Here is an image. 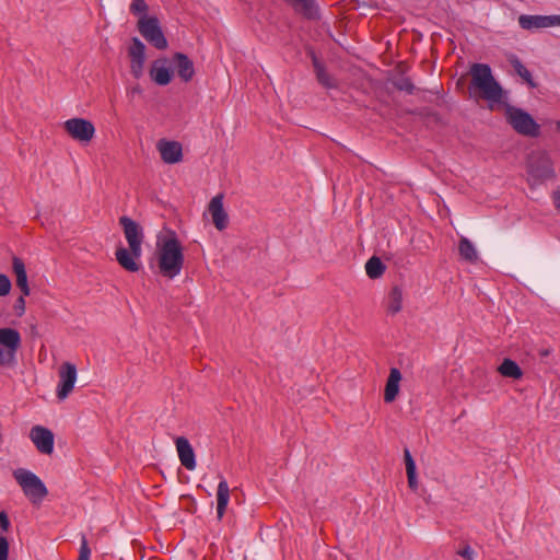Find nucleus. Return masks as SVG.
I'll return each mask as SVG.
<instances>
[{"instance_id": "13", "label": "nucleus", "mask_w": 560, "mask_h": 560, "mask_svg": "<svg viewBox=\"0 0 560 560\" xmlns=\"http://www.w3.org/2000/svg\"><path fill=\"white\" fill-rule=\"evenodd\" d=\"M119 224L122 226L129 247L135 248L136 252H138V248H141L143 242V232L141 226L128 217H121L119 219Z\"/></svg>"}, {"instance_id": "11", "label": "nucleus", "mask_w": 560, "mask_h": 560, "mask_svg": "<svg viewBox=\"0 0 560 560\" xmlns=\"http://www.w3.org/2000/svg\"><path fill=\"white\" fill-rule=\"evenodd\" d=\"M142 248H138L136 252L135 248H126L124 246H118L115 252L116 260L121 268L129 272H137L140 269L139 259L141 257Z\"/></svg>"}, {"instance_id": "40", "label": "nucleus", "mask_w": 560, "mask_h": 560, "mask_svg": "<svg viewBox=\"0 0 560 560\" xmlns=\"http://www.w3.org/2000/svg\"><path fill=\"white\" fill-rule=\"evenodd\" d=\"M552 26H560V15H551Z\"/></svg>"}, {"instance_id": "20", "label": "nucleus", "mask_w": 560, "mask_h": 560, "mask_svg": "<svg viewBox=\"0 0 560 560\" xmlns=\"http://www.w3.org/2000/svg\"><path fill=\"white\" fill-rule=\"evenodd\" d=\"M401 381V373L398 369L393 368L389 371V375L385 385L384 400L392 402L396 399L399 393V383Z\"/></svg>"}, {"instance_id": "30", "label": "nucleus", "mask_w": 560, "mask_h": 560, "mask_svg": "<svg viewBox=\"0 0 560 560\" xmlns=\"http://www.w3.org/2000/svg\"><path fill=\"white\" fill-rule=\"evenodd\" d=\"M394 86L397 90L406 91L409 94H412L415 91V85L410 81L409 78L406 77H399L393 81Z\"/></svg>"}, {"instance_id": "42", "label": "nucleus", "mask_w": 560, "mask_h": 560, "mask_svg": "<svg viewBox=\"0 0 560 560\" xmlns=\"http://www.w3.org/2000/svg\"><path fill=\"white\" fill-rule=\"evenodd\" d=\"M133 92H137L139 93L140 92V89L137 86V88H133Z\"/></svg>"}, {"instance_id": "41", "label": "nucleus", "mask_w": 560, "mask_h": 560, "mask_svg": "<svg viewBox=\"0 0 560 560\" xmlns=\"http://www.w3.org/2000/svg\"><path fill=\"white\" fill-rule=\"evenodd\" d=\"M549 354V350H542L540 351V355L547 357Z\"/></svg>"}, {"instance_id": "6", "label": "nucleus", "mask_w": 560, "mask_h": 560, "mask_svg": "<svg viewBox=\"0 0 560 560\" xmlns=\"http://www.w3.org/2000/svg\"><path fill=\"white\" fill-rule=\"evenodd\" d=\"M65 131L75 141L89 143L95 135V128L90 120L71 118L63 122Z\"/></svg>"}, {"instance_id": "15", "label": "nucleus", "mask_w": 560, "mask_h": 560, "mask_svg": "<svg viewBox=\"0 0 560 560\" xmlns=\"http://www.w3.org/2000/svg\"><path fill=\"white\" fill-rule=\"evenodd\" d=\"M151 80L159 85H167L173 78L171 68L167 66V59L161 58L152 62L149 70Z\"/></svg>"}, {"instance_id": "17", "label": "nucleus", "mask_w": 560, "mask_h": 560, "mask_svg": "<svg viewBox=\"0 0 560 560\" xmlns=\"http://www.w3.org/2000/svg\"><path fill=\"white\" fill-rule=\"evenodd\" d=\"M0 346L9 353L10 357L15 358V354L21 347V335L14 328H0Z\"/></svg>"}, {"instance_id": "8", "label": "nucleus", "mask_w": 560, "mask_h": 560, "mask_svg": "<svg viewBox=\"0 0 560 560\" xmlns=\"http://www.w3.org/2000/svg\"><path fill=\"white\" fill-rule=\"evenodd\" d=\"M528 172L538 180L551 178L553 170L549 156L544 152H533L528 156Z\"/></svg>"}, {"instance_id": "25", "label": "nucleus", "mask_w": 560, "mask_h": 560, "mask_svg": "<svg viewBox=\"0 0 560 560\" xmlns=\"http://www.w3.org/2000/svg\"><path fill=\"white\" fill-rule=\"evenodd\" d=\"M406 472L408 478V486L411 490L416 491L418 489V480L416 475V464L412 459L410 452L405 450L404 452Z\"/></svg>"}, {"instance_id": "36", "label": "nucleus", "mask_w": 560, "mask_h": 560, "mask_svg": "<svg viewBox=\"0 0 560 560\" xmlns=\"http://www.w3.org/2000/svg\"><path fill=\"white\" fill-rule=\"evenodd\" d=\"M15 358L10 357L5 350L0 348V365H11L13 364Z\"/></svg>"}, {"instance_id": "35", "label": "nucleus", "mask_w": 560, "mask_h": 560, "mask_svg": "<svg viewBox=\"0 0 560 560\" xmlns=\"http://www.w3.org/2000/svg\"><path fill=\"white\" fill-rule=\"evenodd\" d=\"M457 555L463 557L465 560H474L475 551L470 548L469 545H464L462 548L457 550Z\"/></svg>"}, {"instance_id": "3", "label": "nucleus", "mask_w": 560, "mask_h": 560, "mask_svg": "<svg viewBox=\"0 0 560 560\" xmlns=\"http://www.w3.org/2000/svg\"><path fill=\"white\" fill-rule=\"evenodd\" d=\"M13 477L32 504L37 505L47 497L45 483L34 472L19 468L13 471Z\"/></svg>"}, {"instance_id": "5", "label": "nucleus", "mask_w": 560, "mask_h": 560, "mask_svg": "<svg viewBox=\"0 0 560 560\" xmlns=\"http://www.w3.org/2000/svg\"><path fill=\"white\" fill-rule=\"evenodd\" d=\"M137 27L139 33L152 46L161 50L167 48V40L161 30L158 18L142 15L137 23Z\"/></svg>"}, {"instance_id": "7", "label": "nucleus", "mask_w": 560, "mask_h": 560, "mask_svg": "<svg viewBox=\"0 0 560 560\" xmlns=\"http://www.w3.org/2000/svg\"><path fill=\"white\" fill-rule=\"evenodd\" d=\"M57 398L65 400L73 390L77 382V368L70 362H63L58 370Z\"/></svg>"}, {"instance_id": "21", "label": "nucleus", "mask_w": 560, "mask_h": 560, "mask_svg": "<svg viewBox=\"0 0 560 560\" xmlns=\"http://www.w3.org/2000/svg\"><path fill=\"white\" fill-rule=\"evenodd\" d=\"M12 270L16 278V285L23 295H30L31 290L27 282V275L23 260L16 256L12 258Z\"/></svg>"}, {"instance_id": "18", "label": "nucleus", "mask_w": 560, "mask_h": 560, "mask_svg": "<svg viewBox=\"0 0 560 560\" xmlns=\"http://www.w3.org/2000/svg\"><path fill=\"white\" fill-rule=\"evenodd\" d=\"M518 24L524 30L546 28L552 26L551 15H527L518 16Z\"/></svg>"}, {"instance_id": "43", "label": "nucleus", "mask_w": 560, "mask_h": 560, "mask_svg": "<svg viewBox=\"0 0 560 560\" xmlns=\"http://www.w3.org/2000/svg\"><path fill=\"white\" fill-rule=\"evenodd\" d=\"M556 126H557V129L560 130V120L557 121Z\"/></svg>"}, {"instance_id": "27", "label": "nucleus", "mask_w": 560, "mask_h": 560, "mask_svg": "<svg viewBox=\"0 0 560 560\" xmlns=\"http://www.w3.org/2000/svg\"><path fill=\"white\" fill-rule=\"evenodd\" d=\"M509 61L511 63V66L513 67V69L515 70V72L526 82L528 83L532 88H535L536 84L535 82L533 81V77H532V73L529 72V70L521 62V60L514 56V55H511L509 57Z\"/></svg>"}, {"instance_id": "26", "label": "nucleus", "mask_w": 560, "mask_h": 560, "mask_svg": "<svg viewBox=\"0 0 560 560\" xmlns=\"http://www.w3.org/2000/svg\"><path fill=\"white\" fill-rule=\"evenodd\" d=\"M498 371L505 377H512L516 380L521 378L523 375L522 370L517 363L510 359H504L498 368Z\"/></svg>"}, {"instance_id": "34", "label": "nucleus", "mask_w": 560, "mask_h": 560, "mask_svg": "<svg viewBox=\"0 0 560 560\" xmlns=\"http://www.w3.org/2000/svg\"><path fill=\"white\" fill-rule=\"evenodd\" d=\"M9 557V541L0 534V560H8Z\"/></svg>"}, {"instance_id": "22", "label": "nucleus", "mask_w": 560, "mask_h": 560, "mask_svg": "<svg viewBox=\"0 0 560 560\" xmlns=\"http://www.w3.org/2000/svg\"><path fill=\"white\" fill-rule=\"evenodd\" d=\"M230 500V488L225 480H221L218 485L217 491V513L218 518L221 520L225 513Z\"/></svg>"}, {"instance_id": "28", "label": "nucleus", "mask_w": 560, "mask_h": 560, "mask_svg": "<svg viewBox=\"0 0 560 560\" xmlns=\"http://www.w3.org/2000/svg\"><path fill=\"white\" fill-rule=\"evenodd\" d=\"M365 272L371 279H377L385 272V265L378 257L373 256L365 264Z\"/></svg>"}, {"instance_id": "10", "label": "nucleus", "mask_w": 560, "mask_h": 560, "mask_svg": "<svg viewBox=\"0 0 560 560\" xmlns=\"http://www.w3.org/2000/svg\"><path fill=\"white\" fill-rule=\"evenodd\" d=\"M30 439L36 450L44 455H51L54 452V434L42 425H35L31 429Z\"/></svg>"}, {"instance_id": "44", "label": "nucleus", "mask_w": 560, "mask_h": 560, "mask_svg": "<svg viewBox=\"0 0 560 560\" xmlns=\"http://www.w3.org/2000/svg\"><path fill=\"white\" fill-rule=\"evenodd\" d=\"M2 442V434L0 433V443Z\"/></svg>"}, {"instance_id": "12", "label": "nucleus", "mask_w": 560, "mask_h": 560, "mask_svg": "<svg viewBox=\"0 0 560 560\" xmlns=\"http://www.w3.org/2000/svg\"><path fill=\"white\" fill-rule=\"evenodd\" d=\"M156 149L166 164H176L183 160V148L178 141L161 139L156 143Z\"/></svg>"}, {"instance_id": "23", "label": "nucleus", "mask_w": 560, "mask_h": 560, "mask_svg": "<svg viewBox=\"0 0 560 560\" xmlns=\"http://www.w3.org/2000/svg\"><path fill=\"white\" fill-rule=\"evenodd\" d=\"M458 252L460 257L468 262L474 264L478 260V253L475 245L466 237L459 240Z\"/></svg>"}, {"instance_id": "2", "label": "nucleus", "mask_w": 560, "mask_h": 560, "mask_svg": "<svg viewBox=\"0 0 560 560\" xmlns=\"http://www.w3.org/2000/svg\"><path fill=\"white\" fill-rule=\"evenodd\" d=\"M470 92L489 102H501L503 91L492 75L491 69L486 63H472L470 66Z\"/></svg>"}, {"instance_id": "19", "label": "nucleus", "mask_w": 560, "mask_h": 560, "mask_svg": "<svg viewBox=\"0 0 560 560\" xmlns=\"http://www.w3.org/2000/svg\"><path fill=\"white\" fill-rule=\"evenodd\" d=\"M173 59L176 63L178 77L185 82L190 81L195 74L192 61L182 52H176Z\"/></svg>"}, {"instance_id": "37", "label": "nucleus", "mask_w": 560, "mask_h": 560, "mask_svg": "<svg viewBox=\"0 0 560 560\" xmlns=\"http://www.w3.org/2000/svg\"><path fill=\"white\" fill-rule=\"evenodd\" d=\"M26 295H23L20 296L16 301H15V304H14V310L16 311V314L19 316L23 315L24 312H25V298Z\"/></svg>"}, {"instance_id": "39", "label": "nucleus", "mask_w": 560, "mask_h": 560, "mask_svg": "<svg viewBox=\"0 0 560 560\" xmlns=\"http://www.w3.org/2000/svg\"><path fill=\"white\" fill-rule=\"evenodd\" d=\"M553 199L557 209L560 210V189L555 192Z\"/></svg>"}, {"instance_id": "4", "label": "nucleus", "mask_w": 560, "mask_h": 560, "mask_svg": "<svg viewBox=\"0 0 560 560\" xmlns=\"http://www.w3.org/2000/svg\"><path fill=\"white\" fill-rule=\"evenodd\" d=\"M505 114L508 122L517 133L527 137H536L539 135V125L525 110L516 107H508Z\"/></svg>"}, {"instance_id": "38", "label": "nucleus", "mask_w": 560, "mask_h": 560, "mask_svg": "<svg viewBox=\"0 0 560 560\" xmlns=\"http://www.w3.org/2000/svg\"><path fill=\"white\" fill-rule=\"evenodd\" d=\"M10 528V521L5 512H0V530L7 533Z\"/></svg>"}, {"instance_id": "1", "label": "nucleus", "mask_w": 560, "mask_h": 560, "mask_svg": "<svg viewBox=\"0 0 560 560\" xmlns=\"http://www.w3.org/2000/svg\"><path fill=\"white\" fill-rule=\"evenodd\" d=\"M155 255L161 276L174 279L180 273L185 262L184 248L174 233L158 241Z\"/></svg>"}, {"instance_id": "24", "label": "nucleus", "mask_w": 560, "mask_h": 560, "mask_svg": "<svg viewBox=\"0 0 560 560\" xmlns=\"http://www.w3.org/2000/svg\"><path fill=\"white\" fill-rule=\"evenodd\" d=\"M402 308V290L395 285L390 289L387 298V310L392 314L400 312Z\"/></svg>"}, {"instance_id": "32", "label": "nucleus", "mask_w": 560, "mask_h": 560, "mask_svg": "<svg viewBox=\"0 0 560 560\" xmlns=\"http://www.w3.org/2000/svg\"><path fill=\"white\" fill-rule=\"evenodd\" d=\"M91 549L85 536H82L78 560H90Z\"/></svg>"}, {"instance_id": "9", "label": "nucleus", "mask_w": 560, "mask_h": 560, "mask_svg": "<svg viewBox=\"0 0 560 560\" xmlns=\"http://www.w3.org/2000/svg\"><path fill=\"white\" fill-rule=\"evenodd\" d=\"M128 57L130 59V72L139 79L143 75L144 62H145V46L137 37H133L131 45L128 48Z\"/></svg>"}, {"instance_id": "14", "label": "nucleus", "mask_w": 560, "mask_h": 560, "mask_svg": "<svg viewBox=\"0 0 560 560\" xmlns=\"http://www.w3.org/2000/svg\"><path fill=\"white\" fill-rule=\"evenodd\" d=\"M208 211L211 215L214 226L219 231L226 229L229 224V217L223 208V195H217L210 200L208 205Z\"/></svg>"}, {"instance_id": "16", "label": "nucleus", "mask_w": 560, "mask_h": 560, "mask_svg": "<svg viewBox=\"0 0 560 560\" xmlns=\"http://www.w3.org/2000/svg\"><path fill=\"white\" fill-rule=\"evenodd\" d=\"M175 445L180 464L186 469L194 470L196 468V456L189 441L184 436H179L175 440Z\"/></svg>"}, {"instance_id": "29", "label": "nucleus", "mask_w": 560, "mask_h": 560, "mask_svg": "<svg viewBox=\"0 0 560 560\" xmlns=\"http://www.w3.org/2000/svg\"><path fill=\"white\" fill-rule=\"evenodd\" d=\"M314 67L317 80L322 85L329 89L336 88L335 80L325 71V69L316 60H314Z\"/></svg>"}, {"instance_id": "33", "label": "nucleus", "mask_w": 560, "mask_h": 560, "mask_svg": "<svg viewBox=\"0 0 560 560\" xmlns=\"http://www.w3.org/2000/svg\"><path fill=\"white\" fill-rule=\"evenodd\" d=\"M11 281L5 275H0V296H5L10 293Z\"/></svg>"}, {"instance_id": "31", "label": "nucleus", "mask_w": 560, "mask_h": 560, "mask_svg": "<svg viewBox=\"0 0 560 560\" xmlns=\"http://www.w3.org/2000/svg\"><path fill=\"white\" fill-rule=\"evenodd\" d=\"M130 11L133 14H143L145 15L148 11V4L144 0H132L130 4Z\"/></svg>"}]
</instances>
